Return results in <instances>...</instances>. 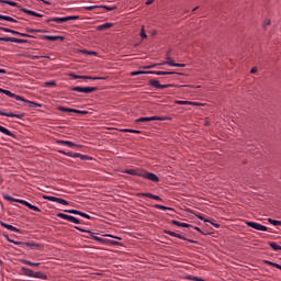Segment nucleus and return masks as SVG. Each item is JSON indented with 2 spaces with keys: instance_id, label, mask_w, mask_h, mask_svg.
Masks as SVG:
<instances>
[{
  "instance_id": "nucleus-40",
  "label": "nucleus",
  "mask_w": 281,
  "mask_h": 281,
  "mask_svg": "<svg viewBox=\"0 0 281 281\" xmlns=\"http://www.w3.org/2000/svg\"><path fill=\"white\" fill-rule=\"evenodd\" d=\"M176 103L179 105H191L192 104L191 101H186V100H177Z\"/></svg>"
},
{
  "instance_id": "nucleus-56",
  "label": "nucleus",
  "mask_w": 281,
  "mask_h": 281,
  "mask_svg": "<svg viewBox=\"0 0 281 281\" xmlns=\"http://www.w3.org/2000/svg\"><path fill=\"white\" fill-rule=\"evenodd\" d=\"M79 216L85 217V218H87V220H91V216H90V215H88V214H86V213H82V212H81V214H79Z\"/></svg>"
},
{
  "instance_id": "nucleus-15",
  "label": "nucleus",
  "mask_w": 281,
  "mask_h": 281,
  "mask_svg": "<svg viewBox=\"0 0 281 281\" xmlns=\"http://www.w3.org/2000/svg\"><path fill=\"white\" fill-rule=\"evenodd\" d=\"M137 196L138 198H148V199L156 200V201H161L160 196L154 195V194H150V193H138Z\"/></svg>"
},
{
  "instance_id": "nucleus-17",
  "label": "nucleus",
  "mask_w": 281,
  "mask_h": 281,
  "mask_svg": "<svg viewBox=\"0 0 281 281\" xmlns=\"http://www.w3.org/2000/svg\"><path fill=\"white\" fill-rule=\"evenodd\" d=\"M113 27V23L106 22L97 26V31H105Z\"/></svg>"
},
{
  "instance_id": "nucleus-30",
  "label": "nucleus",
  "mask_w": 281,
  "mask_h": 281,
  "mask_svg": "<svg viewBox=\"0 0 281 281\" xmlns=\"http://www.w3.org/2000/svg\"><path fill=\"white\" fill-rule=\"evenodd\" d=\"M58 153L64 155V156L71 157V158H78V156H75L76 154H74V151H64V149H59Z\"/></svg>"
},
{
  "instance_id": "nucleus-23",
  "label": "nucleus",
  "mask_w": 281,
  "mask_h": 281,
  "mask_svg": "<svg viewBox=\"0 0 281 281\" xmlns=\"http://www.w3.org/2000/svg\"><path fill=\"white\" fill-rule=\"evenodd\" d=\"M0 132L9 137L15 138V135L12 134V132H10V130H7V127H3L2 125H0Z\"/></svg>"
},
{
  "instance_id": "nucleus-60",
  "label": "nucleus",
  "mask_w": 281,
  "mask_h": 281,
  "mask_svg": "<svg viewBox=\"0 0 281 281\" xmlns=\"http://www.w3.org/2000/svg\"><path fill=\"white\" fill-rule=\"evenodd\" d=\"M258 72V68L257 67H252L251 69H250V74H257Z\"/></svg>"
},
{
  "instance_id": "nucleus-42",
  "label": "nucleus",
  "mask_w": 281,
  "mask_h": 281,
  "mask_svg": "<svg viewBox=\"0 0 281 281\" xmlns=\"http://www.w3.org/2000/svg\"><path fill=\"white\" fill-rule=\"evenodd\" d=\"M268 222L270 224H272L273 226H281V221H276V220L269 218Z\"/></svg>"
},
{
  "instance_id": "nucleus-37",
  "label": "nucleus",
  "mask_w": 281,
  "mask_h": 281,
  "mask_svg": "<svg viewBox=\"0 0 281 281\" xmlns=\"http://www.w3.org/2000/svg\"><path fill=\"white\" fill-rule=\"evenodd\" d=\"M75 157L81 159V160H91L90 156H85L83 154H75Z\"/></svg>"
},
{
  "instance_id": "nucleus-12",
  "label": "nucleus",
  "mask_w": 281,
  "mask_h": 281,
  "mask_svg": "<svg viewBox=\"0 0 281 281\" xmlns=\"http://www.w3.org/2000/svg\"><path fill=\"white\" fill-rule=\"evenodd\" d=\"M0 115L1 116H7V117H15L18 120H22L24 117V114L23 113H20V114H15L13 112H4L2 110H0Z\"/></svg>"
},
{
  "instance_id": "nucleus-36",
  "label": "nucleus",
  "mask_w": 281,
  "mask_h": 281,
  "mask_svg": "<svg viewBox=\"0 0 281 281\" xmlns=\"http://www.w3.org/2000/svg\"><path fill=\"white\" fill-rule=\"evenodd\" d=\"M154 207L157 210H161V211H173V209H171V207H167V206L159 205V204L154 205Z\"/></svg>"
},
{
  "instance_id": "nucleus-9",
  "label": "nucleus",
  "mask_w": 281,
  "mask_h": 281,
  "mask_svg": "<svg viewBox=\"0 0 281 281\" xmlns=\"http://www.w3.org/2000/svg\"><path fill=\"white\" fill-rule=\"evenodd\" d=\"M69 76L72 79H83V80H101V77H92V76H80L75 72H70Z\"/></svg>"
},
{
  "instance_id": "nucleus-45",
  "label": "nucleus",
  "mask_w": 281,
  "mask_h": 281,
  "mask_svg": "<svg viewBox=\"0 0 281 281\" xmlns=\"http://www.w3.org/2000/svg\"><path fill=\"white\" fill-rule=\"evenodd\" d=\"M45 86L46 88L56 87V81L55 80L46 81Z\"/></svg>"
},
{
  "instance_id": "nucleus-50",
  "label": "nucleus",
  "mask_w": 281,
  "mask_h": 281,
  "mask_svg": "<svg viewBox=\"0 0 281 281\" xmlns=\"http://www.w3.org/2000/svg\"><path fill=\"white\" fill-rule=\"evenodd\" d=\"M123 132L133 133V134H140V132H138V130H123Z\"/></svg>"
},
{
  "instance_id": "nucleus-62",
  "label": "nucleus",
  "mask_w": 281,
  "mask_h": 281,
  "mask_svg": "<svg viewBox=\"0 0 281 281\" xmlns=\"http://www.w3.org/2000/svg\"><path fill=\"white\" fill-rule=\"evenodd\" d=\"M175 67L183 68V67H186V64H179V63H176Z\"/></svg>"
},
{
  "instance_id": "nucleus-2",
  "label": "nucleus",
  "mask_w": 281,
  "mask_h": 281,
  "mask_svg": "<svg viewBox=\"0 0 281 281\" xmlns=\"http://www.w3.org/2000/svg\"><path fill=\"white\" fill-rule=\"evenodd\" d=\"M75 229H77V231H79V232L88 233L89 236H90L93 240L99 241L100 244L109 243V244L112 245V246H120V243H117V241H115V240H106V239L97 237V236H94V233H92V232L81 229L80 227H75Z\"/></svg>"
},
{
  "instance_id": "nucleus-44",
  "label": "nucleus",
  "mask_w": 281,
  "mask_h": 281,
  "mask_svg": "<svg viewBox=\"0 0 281 281\" xmlns=\"http://www.w3.org/2000/svg\"><path fill=\"white\" fill-rule=\"evenodd\" d=\"M18 36L34 38V35H31V34H27V33H22V32H18Z\"/></svg>"
},
{
  "instance_id": "nucleus-31",
  "label": "nucleus",
  "mask_w": 281,
  "mask_h": 281,
  "mask_svg": "<svg viewBox=\"0 0 281 281\" xmlns=\"http://www.w3.org/2000/svg\"><path fill=\"white\" fill-rule=\"evenodd\" d=\"M160 65H168L170 67H175L177 66V63H175L171 57H167V60L161 63Z\"/></svg>"
},
{
  "instance_id": "nucleus-35",
  "label": "nucleus",
  "mask_w": 281,
  "mask_h": 281,
  "mask_svg": "<svg viewBox=\"0 0 281 281\" xmlns=\"http://www.w3.org/2000/svg\"><path fill=\"white\" fill-rule=\"evenodd\" d=\"M33 278L42 279V280H47L48 277L42 272H35Z\"/></svg>"
},
{
  "instance_id": "nucleus-19",
  "label": "nucleus",
  "mask_w": 281,
  "mask_h": 281,
  "mask_svg": "<svg viewBox=\"0 0 281 281\" xmlns=\"http://www.w3.org/2000/svg\"><path fill=\"white\" fill-rule=\"evenodd\" d=\"M21 271H22V274H24V276H26L29 278H34L35 272L32 271L31 269L22 267Z\"/></svg>"
},
{
  "instance_id": "nucleus-11",
  "label": "nucleus",
  "mask_w": 281,
  "mask_h": 281,
  "mask_svg": "<svg viewBox=\"0 0 281 281\" xmlns=\"http://www.w3.org/2000/svg\"><path fill=\"white\" fill-rule=\"evenodd\" d=\"M246 225L254 228V229L260 231V232H268L267 226H263V225L258 224V223L247 222Z\"/></svg>"
},
{
  "instance_id": "nucleus-38",
  "label": "nucleus",
  "mask_w": 281,
  "mask_h": 281,
  "mask_svg": "<svg viewBox=\"0 0 281 281\" xmlns=\"http://www.w3.org/2000/svg\"><path fill=\"white\" fill-rule=\"evenodd\" d=\"M99 9H104V10L111 12V11L116 10V7H109V5L101 4V5H99Z\"/></svg>"
},
{
  "instance_id": "nucleus-21",
  "label": "nucleus",
  "mask_w": 281,
  "mask_h": 281,
  "mask_svg": "<svg viewBox=\"0 0 281 281\" xmlns=\"http://www.w3.org/2000/svg\"><path fill=\"white\" fill-rule=\"evenodd\" d=\"M1 226L13 232V233H20L21 231L12 225L5 224L3 222H1Z\"/></svg>"
},
{
  "instance_id": "nucleus-59",
  "label": "nucleus",
  "mask_w": 281,
  "mask_h": 281,
  "mask_svg": "<svg viewBox=\"0 0 281 281\" xmlns=\"http://www.w3.org/2000/svg\"><path fill=\"white\" fill-rule=\"evenodd\" d=\"M105 237H111V238H114V239H117V240H122L121 237H116V236H112V235H104Z\"/></svg>"
},
{
  "instance_id": "nucleus-16",
  "label": "nucleus",
  "mask_w": 281,
  "mask_h": 281,
  "mask_svg": "<svg viewBox=\"0 0 281 281\" xmlns=\"http://www.w3.org/2000/svg\"><path fill=\"white\" fill-rule=\"evenodd\" d=\"M44 40L56 42V41H64V36L60 35H44Z\"/></svg>"
},
{
  "instance_id": "nucleus-25",
  "label": "nucleus",
  "mask_w": 281,
  "mask_h": 281,
  "mask_svg": "<svg viewBox=\"0 0 281 281\" xmlns=\"http://www.w3.org/2000/svg\"><path fill=\"white\" fill-rule=\"evenodd\" d=\"M0 31L1 32H5V33H11L13 35H19V31L9 29V27H4V26H0Z\"/></svg>"
},
{
  "instance_id": "nucleus-61",
  "label": "nucleus",
  "mask_w": 281,
  "mask_h": 281,
  "mask_svg": "<svg viewBox=\"0 0 281 281\" xmlns=\"http://www.w3.org/2000/svg\"><path fill=\"white\" fill-rule=\"evenodd\" d=\"M154 2H155V0H147V1L145 2V4H146V5H151Z\"/></svg>"
},
{
  "instance_id": "nucleus-41",
  "label": "nucleus",
  "mask_w": 281,
  "mask_h": 281,
  "mask_svg": "<svg viewBox=\"0 0 281 281\" xmlns=\"http://www.w3.org/2000/svg\"><path fill=\"white\" fill-rule=\"evenodd\" d=\"M269 246L274 250H281V247L277 243H269Z\"/></svg>"
},
{
  "instance_id": "nucleus-48",
  "label": "nucleus",
  "mask_w": 281,
  "mask_h": 281,
  "mask_svg": "<svg viewBox=\"0 0 281 281\" xmlns=\"http://www.w3.org/2000/svg\"><path fill=\"white\" fill-rule=\"evenodd\" d=\"M64 212L70 213V214H75V215H80V214H81V212H79V211H77V210H66V211H64Z\"/></svg>"
},
{
  "instance_id": "nucleus-33",
  "label": "nucleus",
  "mask_w": 281,
  "mask_h": 281,
  "mask_svg": "<svg viewBox=\"0 0 281 281\" xmlns=\"http://www.w3.org/2000/svg\"><path fill=\"white\" fill-rule=\"evenodd\" d=\"M139 75H149L148 71L145 70H135V71H131V76L135 77V76H139Z\"/></svg>"
},
{
  "instance_id": "nucleus-52",
  "label": "nucleus",
  "mask_w": 281,
  "mask_h": 281,
  "mask_svg": "<svg viewBox=\"0 0 281 281\" xmlns=\"http://www.w3.org/2000/svg\"><path fill=\"white\" fill-rule=\"evenodd\" d=\"M157 66H158V64L147 65V66H143V69H153Z\"/></svg>"
},
{
  "instance_id": "nucleus-20",
  "label": "nucleus",
  "mask_w": 281,
  "mask_h": 281,
  "mask_svg": "<svg viewBox=\"0 0 281 281\" xmlns=\"http://www.w3.org/2000/svg\"><path fill=\"white\" fill-rule=\"evenodd\" d=\"M164 233L171 236V237L179 238L181 240H188L186 237H183L182 235L176 234L175 232L164 231Z\"/></svg>"
},
{
  "instance_id": "nucleus-53",
  "label": "nucleus",
  "mask_w": 281,
  "mask_h": 281,
  "mask_svg": "<svg viewBox=\"0 0 281 281\" xmlns=\"http://www.w3.org/2000/svg\"><path fill=\"white\" fill-rule=\"evenodd\" d=\"M140 37H142V38H147V34H146V32H145V30H144V26H142Z\"/></svg>"
},
{
  "instance_id": "nucleus-63",
  "label": "nucleus",
  "mask_w": 281,
  "mask_h": 281,
  "mask_svg": "<svg viewBox=\"0 0 281 281\" xmlns=\"http://www.w3.org/2000/svg\"><path fill=\"white\" fill-rule=\"evenodd\" d=\"M72 223H75V224H80V221H79L78 218L74 217V218H72Z\"/></svg>"
},
{
  "instance_id": "nucleus-18",
  "label": "nucleus",
  "mask_w": 281,
  "mask_h": 281,
  "mask_svg": "<svg viewBox=\"0 0 281 281\" xmlns=\"http://www.w3.org/2000/svg\"><path fill=\"white\" fill-rule=\"evenodd\" d=\"M8 41H10V43H16V44H26V43H29V40L16 38V37H10V38H8Z\"/></svg>"
},
{
  "instance_id": "nucleus-14",
  "label": "nucleus",
  "mask_w": 281,
  "mask_h": 281,
  "mask_svg": "<svg viewBox=\"0 0 281 281\" xmlns=\"http://www.w3.org/2000/svg\"><path fill=\"white\" fill-rule=\"evenodd\" d=\"M55 143L57 145H61V146H66V147H70V148H74V147L80 148L81 147V145H76V143H72L71 140H57Z\"/></svg>"
},
{
  "instance_id": "nucleus-6",
  "label": "nucleus",
  "mask_w": 281,
  "mask_h": 281,
  "mask_svg": "<svg viewBox=\"0 0 281 281\" xmlns=\"http://www.w3.org/2000/svg\"><path fill=\"white\" fill-rule=\"evenodd\" d=\"M140 177L154 183H158L160 181L158 176H156V173H151L150 171H142Z\"/></svg>"
},
{
  "instance_id": "nucleus-57",
  "label": "nucleus",
  "mask_w": 281,
  "mask_h": 281,
  "mask_svg": "<svg viewBox=\"0 0 281 281\" xmlns=\"http://www.w3.org/2000/svg\"><path fill=\"white\" fill-rule=\"evenodd\" d=\"M270 25H271V20L270 19L266 20L265 23H263V26L267 27V26H270Z\"/></svg>"
},
{
  "instance_id": "nucleus-10",
  "label": "nucleus",
  "mask_w": 281,
  "mask_h": 281,
  "mask_svg": "<svg viewBox=\"0 0 281 281\" xmlns=\"http://www.w3.org/2000/svg\"><path fill=\"white\" fill-rule=\"evenodd\" d=\"M44 200L55 202V203H59L61 205H69V203L66 200H63L60 198L44 195Z\"/></svg>"
},
{
  "instance_id": "nucleus-49",
  "label": "nucleus",
  "mask_w": 281,
  "mask_h": 281,
  "mask_svg": "<svg viewBox=\"0 0 281 281\" xmlns=\"http://www.w3.org/2000/svg\"><path fill=\"white\" fill-rule=\"evenodd\" d=\"M81 54H85V55H97V52H89L87 49H81Z\"/></svg>"
},
{
  "instance_id": "nucleus-39",
  "label": "nucleus",
  "mask_w": 281,
  "mask_h": 281,
  "mask_svg": "<svg viewBox=\"0 0 281 281\" xmlns=\"http://www.w3.org/2000/svg\"><path fill=\"white\" fill-rule=\"evenodd\" d=\"M26 33H45V30H36L26 27Z\"/></svg>"
},
{
  "instance_id": "nucleus-4",
  "label": "nucleus",
  "mask_w": 281,
  "mask_h": 281,
  "mask_svg": "<svg viewBox=\"0 0 281 281\" xmlns=\"http://www.w3.org/2000/svg\"><path fill=\"white\" fill-rule=\"evenodd\" d=\"M79 20V15H68L64 18H52V19H46V23L55 22L57 24H63L68 21H76Z\"/></svg>"
},
{
  "instance_id": "nucleus-5",
  "label": "nucleus",
  "mask_w": 281,
  "mask_h": 281,
  "mask_svg": "<svg viewBox=\"0 0 281 281\" xmlns=\"http://www.w3.org/2000/svg\"><path fill=\"white\" fill-rule=\"evenodd\" d=\"M71 91L75 92H81V93H86V94H90L94 91L98 90V87H81V86H75L72 88H70Z\"/></svg>"
},
{
  "instance_id": "nucleus-58",
  "label": "nucleus",
  "mask_w": 281,
  "mask_h": 281,
  "mask_svg": "<svg viewBox=\"0 0 281 281\" xmlns=\"http://www.w3.org/2000/svg\"><path fill=\"white\" fill-rule=\"evenodd\" d=\"M11 37H0V42H10Z\"/></svg>"
},
{
  "instance_id": "nucleus-26",
  "label": "nucleus",
  "mask_w": 281,
  "mask_h": 281,
  "mask_svg": "<svg viewBox=\"0 0 281 281\" xmlns=\"http://www.w3.org/2000/svg\"><path fill=\"white\" fill-rule=\"evenodd\" d=\"M0 20H1V21L12 22V23H18V21H16L14 18L9 16V15H2V14H0Z\"/></svg>"
},
{
  "instance_id": "nucleus-7",
  "label": "nucleus",
  "mask_w": 281,
  "mask_h": 281,
  "mask_svg": "<svg viewBox=\"0 0 281 281\" xmlns=\"http://www.w3.org/2000/svg\"><path fill=\"white\" fill-rule=\"evenodd\" d=\"M149 86H151L153 88H156V89H168L170 87H172L171 83H166V85H161L159 83V80L157 79H150L148 81Z\"/></svg>"
},
{
  "instance_id": "nucleus-13",
  "label": "nucleus",
  "mask_w": 281,
  "mask_h": 281,
  "mask_svg": "<svg viewBox=\"0 0 281 281\" xmlns=\"http://www.w3.org/2000/svg\"><path fill=\"white\" fill-rule=\"evenodd\" d=\"M147 74L155 75V76H170V75H175L176 71L147 70Z\"/></svg>"
},
{
  "instance_id": "nucleus-22",
  "label": "nucleus",
  "mask_w": 281,
  "mask_h": 281,
  "mask_svg": "<svg viewBox=\"0 0 281 281\" xmlns=\"http://www.w3.org/2000/svg\"><path fill=\"white\" fill-rule=\"evenodd\" d=\"M8 240L10 243H12L13 245H18V246H22V245H26V247H35L36 245L35 244H32V243H22V241H15V240H11L10 238H8Z\"/></svg>"
},
{
  "instance_id": "nucleus-3",
  "label": "nucleus",
  "mask_w": 281,
  "mask_h": 281,
  "mask_svg": "<svg viewBox=\"0 0 281 281\" xmlns=\"http://www.w3.org/2000/svg\"><path fill=\"white\" fill-rule=\"evenodd\" d=\"M3 199H4L5 201H9V202L20 203V204H22V205L29 207V209L32 210V211L41 212V210H40L37 206H34V205H32L31 203H29V202H26V201H24V200L13 199L12 196L7 195V194L3 195Z\"/></svg>"
},
{
  "instance_id": "nucleus-34",
  "label": "nucleus",
  "mask_w": 281,
  "mask_h": 281,
  "mask_svg": "<svg viewBox=\"0 0 281 281\" xmlns=\"http://www.w3.org/2000/svg\"><path fill=\"white\" fill-rule=\"evenodd\" d=\"M20 11H22V12L29 14V15L36 16V12L33 11V10H29L26 8H20Z\"/></svg>"
},
{
  "instance_id": "nucleus-28",
  "label": "nucleus",
  "mask_w": 281,
  "mask_h": 281,
  "mask_svg": "<svg viewBox=\"0 0 281 281\" xmlns=\"http://www.w3.org/2000/svg\"><path fill=\"white\" fill-rule=\"evenodd\" d=\"M20 262H22V263H24V265H26L29 267H40L41 266L40 262L35 263V262H32V261H29V260H25V259L20 260Z\"/></svg>"
},
{
  "instance_id": "nucleus-55",
  "label": "nucleus",
  "mask_w": 281,
  "mask_h": 281,
  "mask_svg": "<svg viewBox=\"0 0 281 281\" xmlns=\"http://www.w3.org/2000/svg\"><path fill=\"white\" fill-rule=\"evenodd\" d=\"M150 122L153 121H164V119H159L158 116H149Z\"/></svg>"
},
{
  "instance_id": "nucleus-46",
  "label": "nucleus",
  "mask_w": 281,
  "mask_h": 281,
  "mask_svg": "<svg viewBox=\"0 0 281 281\" xmlns=\"http://www.w3.org/2000/svg\"><path fill=\"white\" fill-rule=\"evenodd\" d=\"M265 263L268 265V266H273L274 268H278V269L281 270V266L278 265V263H274V262H271V261H265Z\"/></svg>"
},
{
  "instance_id": "nucleus-51",
  "label": "nucleus",
  "mask_w": 281,
  "mask_h": 281,
  "mask_svg": "<svg viewBox=\"0 0 281 281\" xmlns=\"http://www.w3.org/2000/svg\"><path fill=\"white\" fill-rule=\"evenodd\" d=\"M41 58H46V59H48V58H49V56H38V55H33V60H38V59H41Z\"/></svg>"
},
{
  "instance_id": "nucleus-8",
  "label": "nucleus",
  "mask_w": 281,
  "mask_h": 281,
  "mask_svg": "<svg viewBox=\"0 0 281 281\" xmlns=\"http://www.w3.org/2000/svg\"><path fill=\"white\" fill-rule=\"evenodd\" d=\"M58 110L66 113H77V114H83V115L88 114V112L85 110H78V109H72L67 106H59Z\"/></svg>"
},
{
  "instance_id": "nucleus-27",
  "label": "nucleus",
  "mask_w": 281,
  "mask_h": 281,
  "mask_svg": "<svg viewBox=\"0 0 281 281\" xmlns=\"http://www.w3.org/2000/svg\"><path fill=\"white\" fill-rule=\"evenodd\" d=\"M125 172L131 176L142 177L143 171H137L136 169H126Z\"/></svg>"
},
{
  "instance_id": "nucleus-54",
  "label": "nucleus",
  "mask_w": 281,
  "mask_h": 281,
  "mask_svg": "<svg viewBox=\"0 0 281 281\" xmlns=\"http://www.w3.org/2000/svg\"><path fill=\"white\" fill-rule=\"evenodd\" d=\"M188 280H192V281H204L203 279H200L198 277H188Z\"/></svg>"
},
{
  "instance_id": "nucleus-43",
  "label": "nucleus",
  "mask_w": 281,
  "mask_h": 281,
  "mask_svg": "<svg viewBox=\"0 0 281 281\" xmlns=\"http://www.w3.org/2000/svg\"><path fill=\"white\" fill-rule=\"evenodd\" d=\"M136 122H137V123H142V122H151V119H150V116H145V117H142V119H137Z\"/></svg>"
},
{
  "instance_id": "nucleus-47",
  "label": "nucleus",
  "mask_w": 281,
  "mask_h": 281,
  "mask_svg": "<svg viewBox=\"0 0 281 281\" xmlns=\"http://www.w3.org/2000/svg\"><path fill=\"white\" fill-rule=\"evenodd\" d=\"M98 9H100V5H88V7H86L87 11H93V10H98Z\"/></svg>"
},
{
  "instance_id": "nucleus-1",
  "label": "nucleus",
  "mask_w": 281,
  "mask_h": 281,
  "mask_svg": "<svg viewBox=\"0 0 281 281\" xmlns=\"http://www.w3.org/2000/svg\"><path fill=\"white\" fill-rule=\"evenodd\" d=\"M4 94L8 95V97H10V98L16 99L18 101H22V102L29 104V108H42V104H41V103L26 100V99H24L22 95L15 94V93H13V92L10 91V90H5V91H4Z\"/></svg>"
},
{
  "instance_id": "nucleus-32",
  "label": "nucleus",
  "mask_w": 281,
  "mask_h": 281,
  "mask_svg": "<svg viewBox=\"0 0 281 281\" xmlns=\"http://www.w3.org/2000/svg\"><path fill=\"white\" fill-rule=\"evenodd\" d=\"M171 224L177 225L178 227H186L189 228L191 225L187 223H180L178 221H171Z\"/></svg>"
},
{
  "instance_id": "nucleus-24",
  "label": "nucleus",
  "mask_w": 281,
  "mask_h": 281,
  "mask_svg": "<svg viewBox=\"0 0 281 281\" xmlns=\"http://www.w3.org/2000/svg\"><path fill=\"white\" fill-rule=\"evenodd\" d=\"M57 217H59L61 220H66V221L71 222V223H74V218H75L74 216L66 215V214H63V213L57 214Z\"/></svg>"
},
{
  "instance_id": "nucleus-64",
  "label": "nucleus",
  "mask_w": 281,
  "mask_h": 281,
  "mask_svg": "<svg viewBox=\"0 0 281 281\" xmlns=\"http://www.w3.org/2000/svg\"><path fill=\"white\" fill-rule=\"evenodd\" d=\"M0 74L5 75L7 74V69L0 68Z\"/></svg>"
},
{
  "instance_id": "nucleus-29",
  "label": "nucleus",
  "mask_w": 281,
  "mask_h": 281,
  "mask_svg": "<svg viewBox=\"0 0 281 281\" xmlns=\"http://www.w3.org/2000/svg\"><path fill=\"white\" fill-rule=\"evenodd\" d=\"M0 3L9 4L13 8H19V3L15 1H11V0H0Z\"/></svg>"
}]
</instances>
